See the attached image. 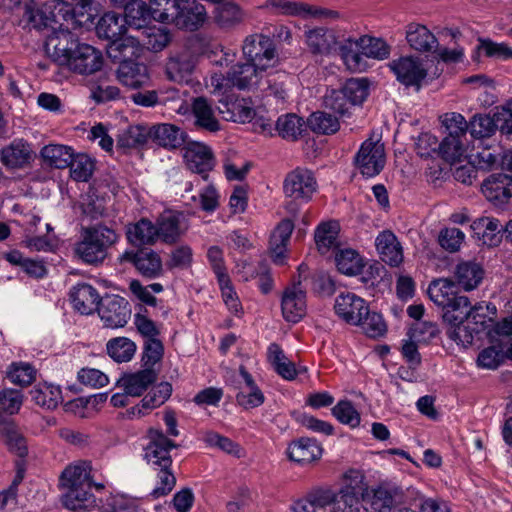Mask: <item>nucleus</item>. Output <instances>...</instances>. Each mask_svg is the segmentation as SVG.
Returning <instances> with one entry per match:
<instances>
[{
  "mask_svg": "<svg viewBox=\"0 0 512 512\" xmlns=\"http://www.w3.org/2000/svg\"><path fill=\"white\" fill-rule=\"evenodd\" d=\"M244 19L241 8L233 2H225L214 10V20L223 29H230L240 24Z\"/></svg>",
  "mask_w": 512,
  "mask_h": 512,
  "instance_id": "obj_49",
  "label": "nucleus"
},
{
  "mask_svg": "<svg viewBox=\"0 0 512 512\" xmlns=\"http://www.w3.org/2000/svg\"><path fill=\"white\" fill-rule=\"evenodd\" d=\"M32 401L46 409H55L62 401V392L59 386L39 383L30 390Z\"/></svg>",
  "mask_w": 512,
  "mask_h": 512,
  "instance_id": "obj_44",
  "label": "nucleus"
},
{
  "mask_svg": "<svg viewBox=\"0 0 512 512\" xmlns=\"http://www.w3.org/2000/svg\"><path fill=\"white\" fill-rule=\"evenodd\" d=\"M131 262L137 271L148 279L158 278L163 274V264L160 255L153 250L126 252L123 257Z\"/></svg>",
  "mask_w": 512,
  "mask_h": 512,
  "instance_id": "obj_21",
  "label": "nucleus"
},
{
  "mask_svg": "<svg viewBox=\"0 0 512 512\" xmlns=\"http://www.w3.org/2000/svg\"><path fill=\"white\" fill-rule=\"evenodd\" d=\"M73 154L71 147L60 144L46 145L41 150L43 160L57 169L67 168L72 162Z\"/></svg>",
  "mask_w": 512,
  "mask_h": 512,
  "instance_id": "obj_48",
  "label": "nucleus"
},
{
  "mask_svg": "<svg viewBox=\"0 0 512 512\" xmlns=\"http://www.w3.org/2000/svg\"><path fill=\"white\" fill-rule=\"evenodd\" d=\"M148 444L144 448V459L151 468L172 467L171 450L177 445L161 429L150 428L147 432Z\"/></svg>",
  "mask_w": 512,
  "mask_h": 512,
  "instance_id": "obj_9",
  "label": "nucleus"
},
{
  "mask_svg": "<svg viewBox=\"0 0 512 512\" xmlns=\"http://www.w3.org/2000/svg\"><path fill=\"white\" fill-rule=\"evenodd\" d=\"M497 315V308L491 302H477L471 306V303L460 310L457 316H452L450 313H446L445 320L449 321H462L467 320L475 325L476 331H482L485 329L486 324L495 319Z\"/></svg>",
  "mask_w": 512,
  "mask_h": 512,
  "instance_id": "obj_15",
  "label": "nucleus"
},
{
  "mask_svg": "<svg viewBox=\"0 0 512 512\" xmlns=\"http://www.w3.org/2000/svg\"><path fill=\"white\" fill-rule=\"evenodd\" d=\"M157 238L165 243L176 242L187 230L185 217L176 211H165L155 224Z\"/></svg>",
  "mask_w": 512,
  "mask_h": 512,
  "instance_id": "obj_20",
  "label": "nucleus"
},
{
  "mask_svg": "<svg viewBox=\"0 0 512 512\" xmlns=\"http://www.w3.org/2000/svg\"><path fill=\"white\" fill-rule=\"evenodd\" d=\"M430 299L442 308V318L445 320L446 313L457 316L461 309L469 304V298L460 295L455 290V284L449 279H438L428 287Z\"/></svg>",
  "mask_w": 512,
  "mask_h": 512,
  "instance_id": "obj_8",
  "label": "nucleus"
},
{
  "mask_svg": "<svg viewBox=\"0 0 512 512\" xmlns=\"http://www.w3.org/2000/svg\"><path fill=\"white\" fill-rule=\"evenodd\" d=\"M136 348V344L127 337H115L106 344L107 354L117 363L131 361Z\"/></svg>",
  "mask_w": 512,
  "mask_h": 512,
  "instance_id": "obj_50",
  "label": "nucleus"
},
{
  "mask_svg": "<svg viewBox=\"0 0 512 512\" xmlns=\"http://www.w3.org/2000/svg\"><path fill=\"white\" fill-rule=\"evenodd\" d=\"M260 9L272 15L301 17L308 10L306 3L290 0H266L259 6Z\"/></svg>",
  "mask_w": 512,
  "mask_h": 512,
  "instance_id": "obj_46",
  "label": "nucleus"
},
{
  "mask_svg": "<svg viewBox=\"0 0 512 512\" xmlns=\"http://www.w3.org/2000/svg\"><path fill=\"white\" fill-rule=\"evenodd\" d=\"M340 56L348 70L362 72L367 68L366 58L383 60L389 56V47L379 38L349 37L340 44Z\"/></svg>",
  "mask_w": 512,
  "mask_h": 512,
  "instance_id": "obj_3",
  "label": "nucleus"
},
{
  "mask_svg": "<svg viewBox=\"0 0 512 512\" xmlns=\"http://www.w3.org/2000/svg\"><path fill=\"white\" fill-rule=\"evenodd\" d=\"M117 233L104 225L82 228L81 240L76 243L75 254L87 264H98L105 260L108 249L118 241Z\"/></svg>",
  "mask_w": 512,
  "mask_h": 512,
  "instance_id": "obj_4",
  "label": "nucleus"
},
{
  "mask_svg": "<svg viewBox=\"0 0 512 512\" xmlns=\"http://www.w3.org/2000/svg\"><path fill=\"white\" fill-rule=\"evenodd\" d=\"M334 501L335 493L331 489L316 488L295 504L298 512H325L328 506H334Z\"/></svg>",
  "mask_w": 512,
  "mask_h": 512,
  "instance_id": "obj_36",
  "label": "nucleus"
},
{
  "mask_svg": "<svg viewBox=\"0 0 512 512\" xmlns=\"http://www.w3.org/2000/svg\"><path fill=\"white\" fill-rule=\"evenodd\" d=\"M96 310L104 326L112 329L124 327L131 316L128 301L118 295L103 297Z\"/></svg>",
  "mask_w": 512,
  "mask_h": 512,
  "instance_id": "obj_13",
  "label": "nucleus"
},
{
  "mask_svg": "<svg viewBox=\"0 0 512 512\" xmlns=\"http://www.w3.org/2000/svg\"><path fill=\"white\" fill-rule=\"evenodd\" d=\"M186 133L176 125L162 123L150 127V138L157 145L167 148L176 149L186 143Z\"/></svg>",
  "mask_w": 512,
  "mask_h": 512,
  "instance_id": "obj_30",
  "label": "nucleus"
},
{
  "mask_svg": "<svg viewBox=\"0 0 512 512\" xmlns=\"http://www.w3.org/2000/svg\"><path fill=\"white\" fill-rule=\"evenodd\" d=\"M32 151L27 142L14 140L0 151V160L8 168H21L28 164Z\"/></svg>",
  "mask_w": 512,
  "mask_h": 512,
  "instance_id": "obj_37",
  "label": "nucleus"
},
{
  "mask_svg": "<svg viewBox=\"0 0 512 512\" xmlns=\"http://www.w3.org/2000/svg\"><path fill=\"white\" fill-rule=\"evenodd\" d=\"M185 163L189 170L202 175L204 180L208 178V172L214 166V157L211 149L200 142H189L184 148Z\"/></svg>",
  "mask_w": 512,
  "mask_h": 512,
  "instance_id": "obj_16",
  "label": "nucleus"
},
{
  "mask_svg": "<svg viewBox=\"0 0 512 512\" xmlns=\"http://www.w3.org/2000/svg\"><path fill=\"white\" fill-rule=\"evenodd\" d=\"M305 122L296 114L281 115L276 121L278 134L287 140H296L302 133Z\"/></svg>",
  "mask_w": 512,
  "mask_h": 512,
  "instance_id": "obj_51",
  "label": "nucleus"
},
{
  "mask_svg": "<svg viewBox=\"0 0 512 512\" xmlns=\"http://www.w3.org/2000/svg\"><path fill=\"white\" fill-rule=\"evenodd\" d=\"M406 40L413 50L419 52H432L438 46L435 35L419 23H410L406 26Z\"/></svg>",
  "mask_w": 512,
  "mask_h": 512,
  "instance_id": "obj_33",
  "label": "nucleus"
},
{
  "mask_svg": "<svg viewBox=\"0 0 512 512\" xmlns=\"http://www.w3.org/2000/svg\"><path fill=\"white\" fill-rule=\"evenodd\" d=\"M126 40L130 41L131 49L143 46L148 50L158 52L170 43L171 35L166 28L144 27L137 34L126 37Z\"/></svg>",
  "mask_w": 512,
  "mask_h": 512,
  "instance_id": "obj_23",
  "label": "nucleus"
},
{
  "mask_svg": "<svg viewBox=\"0 0 512 512\" xmlns=\"http://www.w3.org/2000/svg\"><path fill=\"white\" fill-rule=\"evenodd\" d=\"M35 368L25 362L12 363L8 372V377L12 383L27 386L35 380Z\"/></svg>",
  "mask_w": 512,
  "mask_h": 512,
  "instance_id": "obj_63",
  "label": "nucleus"
},
{
  "mask_svg": "<svg viewBox=\"0 0 512 512\" xmlns=\"http://www.w3.org/2000/svg\"><path fill=\"white\" fill-rule=\"evenodd\" d=\"M154 20L172 22L180 29L194 31L206 21V10L196 0L171 2L164 6L163 11L156 12Z\"/></svg>",
  "mask_w": 512,
  "mask_h": 512,
  "instance_id": "obj_5",
  "label": "nucleus"
},
{
  "mask_svg": "<svg viewBox=\"0 0 512 512\" xmlns=\"http://www.w3.org/2000/svg\"><path fill=\"white\" fill-rule=\"evenodd\" d=\"M172 385L168 382H161L141 400L144 409H154L162 404L171 396Z\"/></svg>",
  "mask_w": 512,
  "mask_h": 512,
  "instance_id": "obj_61",
  "label": "nucleus"
},
{
  "mask_svg": "<svg viewBox=\"0 0 512 512\" xmlns=\"http://www.w3.org/2000/svg\"><path fill=\"white\" fill-rule=\"evenodd\" d=\"M281 308L283 317L296 323L306 314V292L301 287V283H294L287 287L282 295Z\"/></svg>",
  "mask_w": 512,
  "mask_h": 512,
  "instance_id": "obj_18",
  "label": "nucleus"
},
{
  "mask_svg": "<svg viewBox=\"0 0 512 512\" xmlns=\"http://www.w3.org/2000/svg\"><path fill=\"white\" fill-rule=\"evenodd\" d=\"M86 486L66 490L61 496L63 506L74 512H90L99 507V502Z\"/></svg>",
  "mask_w": 512,
  "mask_h": 512,
  "instance_id": "obj_26",
  "label": "nucleus"
},
{
  "mask_svg": "<svg viewBox=\"0 0 512 512\" xmlns=\"http://www.w3.org/2000/svg\"><path fill=\"white\" fill-rule=\"evenodd\" d=\"M375 244L383 262L392 267H397L403 262L402 246L391 231L381 232L377 236Z\"/></svg>",
  "mask_w": 512,
  "mask_h": 512,
  "instance_id": "obj_32",
  "label": "nucleus"
},
{
  "mask_svg": "<svg viewBox=\"0 0 512 512\" xmlns=\"http://www.w3.org/2000/svg\"><path fill=\"white\" fill-rule=\"evenodd\" d=\"M362 507L361 496L347 491L339 490L335 493L334 506L331 512H360Z\"/></svg>",
  "mask_w": 512,
  "mask_h": 512,
  "instance_id": "obj_64",
  "label": "nucleus"
},
{
  "mask_svg": "<svg viewBox=\"0 0 512 512\" xmlns=\"http://www.w3.org/2000/svg\"><path fill=\"white\" fill-rule=\"evenodd\" d=\"M117 78L127 87L138 88L147 81V68L143 64L123 61L117 69Z\"/></svg>",
  "mask_w": 512,
  "mask_h": 512,
  "instance_id": "obj_43",
  "label": "nucleus"
},
{
  "mask_svg": "<svg viewBox=\"0 0 512 512\" xmlns=\"http://www.w3.org/2000/svg\"><path fill=\"white\" fill-rule=\"evenodd\" d=\"M126 236L133 246L152 245L158 239L155 224L146 218L128 225Z\"/></svg>",
  "mask_w": 512,
  "mask_h": 512,
  "instance_id": "obj_41",
  "label": "nucleus"
},
{
  "mask_svg": "<svg viewBox=\"0 0 512 512\" xmlns=\"http://www.w3.org/2000/svg\"><path fill=\"white\" fill-rule=\"evenodd\" d=\"M335 261L338 270L348 276L359 274L364 266L360 255L352 249L339 251L336 254Z\"/></svg>",
  "mask_w": 512,
  "mask_h": 512,
  "instance_id": "obj_52",
  "label": "nucleus"
},
{
  "mask_svg": "<svg viewBox=\"0 0 512 512\" xmlns=\"http://www.w3.org/2000/svg\"><path fill=\"white\" fill-rule=\"evenodd\" d=\"M361 316L362 319L355 326L361 327L367 336L376 338L386 332V324L382 315L375 311H370L369 306L367 307V314L363 313Z\"/></svg>",
  "mask_w": 512,
  "mask_h": 512,
  "instance_id": "obj_57",
  "label": "nucleus"
},
{
  "mask_svg": "<svg viewBox=\"0 0 512 512\" xmlns=\"http://www.w3.org/2000/svg\"><path fill=\"white\" fill-rule=\"evenodd\" d=\"M444 323L447 324V336L456 342L457 344H461L463 346H467L472 344L474 339V333H479L480 331H476L474 328H469L467 324H465L466 320L462 321H449L443 320Z\"/></svg>",
  "mask_w": 512,
  "mask_h": 512,
  "instance_id": "obj_56",
  "label": "nucleus"
},
{
  "mask_svg": "<svg viewBox=\"0 0 512 512\" xmlns=\"http://www.w3.org/2000/svg\"><path fill=\"white\" fill-rule=\"evenodd\" d=\"M339 229V224L336 221L323 222L316 228L314 239L317 249L321 254H325L330 249L337 247Z\"/></svg>",
  "mask_w": 512,
  "mask_h": 512,
  "instance_id": "obj_47",
  "label": "nucleus"
},
{
  "mask_svg": "<svg viewBox=\"0 0 512 512\" xmlns=\"http://www.w3.org/2000/svg\"><path fill=\"white\" fill-rule=\"evenodd\" d=\"M454 276L461 287L470 291L478 287L482 282L484 270L479 263L464 261L456 265Z\"/></svg>",
  "mask_w": 512,
  "mask_h": 512,
  "instance_id": "obj_39",
  "label": "nucleus"
},
{
  "mask_svg": "<svg viewBox=\"0 0 512 512\" xmlns=\"http://www.w3.org/2000/svg\"><path fill=\"white\" fill-rule=\"evenodd\" d=\"M367 302L352 292L340 293L335 298L334 310L336 315L344 322L355 325L362 319V314H367Z\"/></svg>",
  "mask_w": 512,
  "mask_h": 512,
  "instance_id": "obj_17",
  "label": "nucleus"
},
{
  "mask_svg": "<svg viewBox=\"0 0 512 512\" xmlns=\"http://www.w3.org/2000/svg\"><path fill=\"white\" fill-rule=\"evenodd\" d=\"M218 111L227 121L247 122L253 118L254 110L243 103L233 101L229 97L219 99Z\"/></svg>",
  "mask_w": 512,
  "mask_h": 512,
  "instance_id": "obj_45",
  "label": "nucleus"
},
{
  "mask_svg": "<svg viewBox=\"0 0 512 512\" xmlns=\"http://www.w3.org/2000/svg\"><path fill=\"white\" fill-rule=\"evenodd\" d=\"M294 230V223L290 219H283L274 229L270 237V251L273 261L277 265L284 264L286 246Z\"/></svg>",
  "mask_w": 512,
  "mask_h": 512,
  "instance_id": "obj_35",
  "label": "nucleus"
},
{
  "mask_svg": "<svg viewBox=\"0 0 512 512\" xmlns=\"http://www.w3.org/2000/svg\"><path fill=\"white\" fill-rule=\"evenodd\" d=\"M192 113L195 118V125L209 132L220 130L219 121L214 115L211 104L205 97H196L192 102Z\"/></svg>",
  "mask_w": 512,
  "mask_h": 512,
  "instance_id": "obj_42",
  "label": "nucleus"
},
{
  "mask_svg": "<svg viewBox=\"0 0 512 512\" xmlns=\"http://www.w3.org/2000/svg\"><path fill=\"white\" fill-rule=\"evenodd\" d=\"M333 416L342 424L355 428L360 424V414L351 401L341 400L332 408Z\"/></svg>",
  "mask_w": 512,
  "mask_h": 512,
  "instance_id": "obj_58",
  "label": "nucleus"
},
{
  "mask_svg": "<svg viewBox=\"0 0 512 512\" xmlns=\"http://www.w3.org/2000/svg\"><path fill=\"white\" fill-rule=\"evenodd\" d=\"M128 31L124 18L114 12L105 13L96 25L97 35L111 41L110 52L113 50L124 52L130 48V41L126 40L130 35Z\"/></svg>",
  "mask_w": 512,
  "mask_h": 512,
  "instance_id": "obj_10",
  "label": "nucleus"
},
{
  "mask_svg": "<svg viewBox=\"0 0 512 512\" xmlns=\"http://www.w3.org/2000/svg\"><path fill=\"white\" fill-rule=\"evenodd\" d=\"M157 472V484L152 490L151 495L154 498H159L168 495L176 484V477L174 476L171 467H154L152 468Z\"/></svg>",
  "mask_w": 512,
  "mask_h": 512,
  "instance_id": "obj_60",
  "label": "nucleus"
},
{
  "mask_svg": "<svg viewBox=\"0 0 512 512\" xmlns=\"http://www.w3.org/2000/svg\"><path fill=\"white\" fill-rule=\"evenodd\" d=\"M242 50L247 61L264 72L278 62L275 45L268 36L262 34L247 36Z\"/></svg>",
  "mask_w": 512,
  "mask_h": 512,
  "instance_id": "obj_7",
  "label": "nucleus"
},
{
  "mask_svg": "<svg viewBox=\"0 0 512 512\" xmlns=\"http://www.w3.org/2000/svg\"><path fill=\"white\" fill-rule=\"evenodd\" d=\"M239 373L242 377V382H238L237 386L238 393L236 394V401L238 405L244 409L259 407L265 400L263 392L256 385L253 377L244 366H240Z\"/></svg>",
  "mask_w": 512,
  "mask_h": 512,
  "instance_id": "obj_24",
  "label": "nucleus"
},
{
  "mask_svg": "<svg viewBox=\"0 0 512 512\" xmlns=\"http://www.w3.org/2000/svg\"><path fill=\"white\" fill-rule=\"evenodd\" d=\"M442 158L453 164L466 157L467 146L463 139L446 136L438 146Z\"/></svg>",
  "mask_w": 512,
  "mask_h": 512,
  "instance_id": "obj_53",
  "label": "nucleus"
},
{
  "mask_svg": "<svg viewBox=\"0 0 512 512\" xmlns=\"http://www.w3.org/2000/svg\"><path fill=\"white\" fill-rule=\"evenodd\" d=\"M47 55L60 66L82 75L99 71L103 65L101 51L85 43H79L74 34L67 29H60L48 35L45 43Z\"/></svg>",
  "mask_w": 512,
  "mask_h": 512,
  "instance_id": "obj_2",
  "label": "nucleus"
},
{
  "mask_svg": "<svg viewBox=\"0 0 512 512\" xmlns=\"http://www.w3.org/2000/svg\"><path fill=\"white\" fill-rule=\"evenodd\" d=\"M497 130V124L492 117L488 115L477 114L472 117L468 123V131L475 139L491 137Z\"/></svg>",
  "mask_w": 512,
  "mask_h": 512,
  "instance_id": "obj_54",
  "label": "nucleus"
},
{
  "mask_svg": "<svg viewBox=\"0 0 512 512\" xmlns=\"http://www.w3.org/2000/svg\"><path fill=\"white\" fill-rule=\"evenodd\" d=\"M402 499L401 489L383 482L363 491L362 507L366 512H391Z\"/></svg>",
  "mask_w": 512,
  "mask_h": 512,
  "instance_id": "obj_6",
  "label": "nucleus"
},
{
  "mask_svg": "<svg viewBox=\"0 0 512 512\" xmlns=\"http://www.w3.org/2000/svg\"><path fill=\"white\" fill-rule=\"evenodd\" d=\"M157 380V373L153 368H145L135 373L123 375L118 383L126 394L138 397L141 396L150 385Z\"/></svg>",
  "mask_w": 512,
  "mask_h": 512,
  "instance_id": "obj_31",
  "label": "nucleus"
},
{
  "mask_svg": "<svg viewBox=\"0 0 512 512\" xmlns=\"http://www.w3.org/2000/svg\"><path fill=\"white\" fill-rule=\"evenodd\" d=\"M0 432L5 438L8 448L19 457L27 455V445L24 437L16 430L12 424H4Z\"/></svg>",
  "mask_w": 512,
  "mask_h": 512,
  "instance_id": "obj_62",
  "label": "nucleus"
},
{
  "mask_svg": "<svg viewBox=\"0 0 512 512\" xmlns=\"http://www.w3.org/2000/svg\"><path fill=\"white\" fill-rule=\"evenodd\" d=\"M385 162L384 145L379 141H373L371 139L362 143L354 157L356 168L367 178L378 175L383 170Z\"/></svg>",
  "mask_w": 512,
  "mask_h": 512,
  "instance_id": "obj_11",
  "label": "nucleus"
},
{
  "mask_svg": "<svg viewBox=\"0 0 512 512\" xmlns=\"http://www.w3.org/2000/svg\"><path fill=\"white\" fill-rule=\"evenodd\" d=\"M70 299L74 308L81 314L89 315L93 313L102 298L98 291L87 283H78L70 291Z\"/></svg>",
  "mask_w": 512,
  "mask_h": 512,
  "instance_id": "obj_29",
  "label": "nucleus"
},
{
  "mask_svg": "<svg viewBox=\"0 0 512 512\" xmlns=\"http://www.w3.org/2000/svg\"><path fill=\"white\" fill-rule=\"evenodd\" d=\"M317 190V181L313 172L307 168L297 167L290 171L283 182L286 197L293 200L309 201Z\"/></svg>",
  "mask_w": 512,
  "mask_h": 512,
  "instance_id": "obj_12",
  "label": "nucleus"
},
{
  "mask_svg": "<svg viewBox=\"0 0 512 512\" xmlns=\"http://www.w3.org/2000/svg\"><path fill=\"white\" fill-rule=\"evenodd\" d=\"M53 11L35 5H26L23 20L36 30L47 28L58 32L62 29H90L94 25L96 14L93 12L92 0H56Z\"/></svg>",
  "mask_w": 512,
  "mask_h": 512,
  "instance_id": "obj_1",
  "label": "nucleus"
},
{
  "mask_svg": "<svg viewBox=\"0 0 512 512\" xmlns=\"http://www.w3.org/2000/svg\"><path fill=\"white\" fill-rule=\"evenodd\" d=\"M471 227L475 234L482 240L483 244L493 247L501 242L503 226L499 220L490 217H482L475 220Z\"/></svg>",
  "mask_w": 512,
  "mask_h": 512,
  "instance_id": "obj_40",
  "label": "nucleus"
},
{
  "mask_svg": "<svg viewBox=\"0 0 512 512\" xmlns=\"http://www.w3.org/2000/svg\"><path fill=\"white\" fill-rule=\"evenodd\" d=\"M322 448L315 439L299 438L291 442L287 448V455L290 460L306 464L318 460L321 457Z\"/></svg>",
  "mask_w": 512,
  "mask_h": 512,
  "instance_id": "obj_34",
  "label": "nucleus"
},
{
  "mask_svg": "<svg viewBox=\"0 0 512 512\" xmlns=\"http://www.w3.org/2000/svg\"><path fill=\"white\" fill-rule=\"evenodd\" d=\"M122 7H124V21L129 30H135L136 33L143 29L147 22L154 16L157 11H163V8L156 6L152 2L148 6L142 0H128Z\"/></svg>",
  "mask_w": 512,
  "mask_h": 512,
  "instance_id": "obj_19",
  "label": "nucleus"
},
{
  "mask_svg": "<svg viewBox=\"0 0 512 512\" xmlns=\"http://www.w3.org/2000/svg\"><path fill=\"white\" fill-rule=\"evenodd\" d=\"M264 73L249 62L237 63L227 72V80L231 86L240 90L258 89L262 84Z\"/></svg>",
  "mask_w": 512,
  "mask_h": 512,
  "instance_id": "obj_22",
  "label": "nucleus"
},
{
  "mask_svg": "<svg viewBox=\"0 0 512 512\" xmlns=\"http://www.w3.org/2000/svg\"><path fill=\"white\" fill-rule=\"evenodd\" d=\"M484 196L495 204H503L512 196V178L504 173L490 175L481 186Z\"/></svg>",
  "mask_w": 512,
  "mask_h": 512,
  "instance_id": "obj_25",
  "label": "nucleus"
},
{
  "mask_svg": "<svg viewBox=\"0 0 512 512\" xmlns=\"http://www.w3.org/2000/svg\"><path fill=\"white\" fill-rule=\"evenodd\" d=\"M90 471L91 467L88 462H79L67 466L60 476L61 487L66 490L82 486L91 488Z\"/></svg>",
  "mask_w": 512,
  "mask_h": 512,
  "instance_id": "obj_38",
  "label": "nucleus"
},
{
  "mask_svg": "<svg viewBox=\"0 0 512 512\" xmlns=\"http://www.w3.org/2000/svg\"><path fill=\"white\" fill-rule=\"evenodd\" d=\"M148 138H150V128L134 125L119 135L117 145L121 148H134L145 144Z\"/></svg>",
  "mask_w": 512,
  "mask_h": 512,
  "instance_id": "obj_55",
  "label": "nucleus"
},
{
  "mask_svg": "<svg viewBox=\"0 0 512 512\" xmlns=\"http://www.w3.org/2000/svg\"><path fill=\"white\" fill-rule=\"evenodd\" d=\"M342 42L338 41L336 33L330 29L315 28L306 32V43L314 54H330L337 49L340 51Z\"/></svg>",
  "mask_w": 512,
  "mask_h": 512,
  "instance_id": "obj_28",
  "label": "nucleus"
},
{
  "mask_svg": "<svg viewBox=\"0 0 512 512\" xmlns=\"http://www.w3.org/2000/svg\"><path fill=\"white\" fill-rule=\"evenodd\" d=\"M390 67L397 80L407 87H415L419 90L427 77V70L418 57H401L390 63Z\"/></svg>",
  "mask_w": 512,
  "mask_h": 512,
  "instance_id": "obj_14",
  "label": "nucleus"
},
{
  "mask_svg": "<svg viewBox=\"0 0 512 512\" xmlns=\"http://www.w3.org/2000/svg\"><path fill=\"white\" fill-rule=\"evenodd\" d=\"M70 167L71 177L76 181L86 182L90 179L94 169V163L91 158L85 154L72 156Z\"/></svg>",
  "mask_w": 512,
  "mask_h": 512,
  "instance_id": "obj_59",
  "label": "nucleus"
},
{
  "mask_svg": "<svg viewBox=\"0 0 512 512\" xmlns=\"http://www.w3.org/2000/svg\"><path fill=\"white\" fill-rule=\"evenodd\" d=\"M195 68V58L188 51L183 50L171 55L166 63V75L174 82L188 81Z\"/></svg>",
  "mask_w": 512,
  "mask_h": 512,
  "instance_id": "obj_27",
  "label": "nucleus"
}]
</instances>
